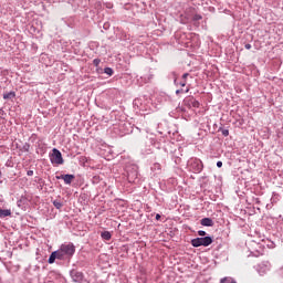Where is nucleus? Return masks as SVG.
<instances>
[{
    "instance_id": "nucleus-23",
    "label": "nucleus",
    "mask_w": 283,
    "mask_h": 283,
    "mask_svg": "<svg viewBox=\"0 0 283 283\" xmlns=\"http://www.w3.org/2000/svg\"><path fill=\"white\" fill-rule=\"evenodd\" d=\"M169 76H170V78H172L174 84H175V85H178V74H177L176 72H171V73L169 74Z\"/></svg>"
},
{
    "instance_id": "nucleus-31",
    "label": "nucleus",
    "mask_w": 283,
    "mask_h": 283,
    "mask_svg": "<svg viewBox=\"0 0 283 283\" xmlns=\"http://www.w3.org/2000/svg\"><path fill=\"white\" fill-rule=\"evenodd\" d=\"M0 118H6V111L3 108H0Z\"/></svg>"
},
{
    "instance_id": "nucleus-11",
    "label": "nucleus",
    "mask_w": 283,
    "mask_h": 283,
    "mask_svg": "<svg viewBox=\"0 0 283 283\" xmlns=\"http://www.w3.org/2000/svg\"><path fill=\"white\" fill-rule=\"evenodd\" d=\"M74 178L76 177L70 174L56 176V180H64L65 185H72V180H74Z\"/></svg>"
},
{
    "instance_id": "nucleus-4",
    "label": "nucleus",
    "mask_w": 283,
    "mask_h": 283,
    "mask_svg": "<svg viewBox=\"0 0 283 283\" xmlns=\"http://www.w3.org/2000/svg\"><path fill=\"white\" fill-rule=\"evenodd\" d=\"M126 177L128 182L134 184L138 180V167L136 165L126 167Z\"/></svg>"
},
{
    "instance_id": "nucleus-14",
    "label": "nucleus",
    "mask_w": 283,
    "mask_h": 283,
    "mask_svg": "<svg viewBox=\"0 0 283 283\" xmlns=\"http://www.w3.org/2000/svg\"><path fill=\"white\" fill-rule=\"evenodd\" d=\"M189 73H184L181 76V81L177 82V85H180V87H186L187 86V78H189Z\"/></svg>"
},
{
    "instance_id": "nucleus-9",
    "label": "nucleus",
    "mask_w": 283,
    "mask_h": 283,
    "mask_svg": "<svg viewBox=\"0 0 283 283\" xmlns=\"http://www.w3.org/2000/svg\"><path fill=\"white\" fill-rule=\"evenodd\" d=\"M70 275H71V280L75 283H82L83 280H85V274L74 269L70 271Z\"/></svg>"
},
{
    "instance_id": "nucleus-22",
    "label": "nucleus",
    "mask_w": 283,
    "mask_h": 283,
    "mask_svg": "<svg viewBox=\"0 0 283 283\" xmlns=\"http://www.w3.org/2000/svg\"><path fill=\"white\" fill-rule=\"evenodd\" d=\"M218 132H221L222 136H224V138H227V136H229V128H224L221 126L219 127Z\"/></svg>"
},
{
    "instance_id": "nucleus-36",
    "label": "nucleus",
    "mask_w": 283,
    "mask_h": 283,
    "mask_svg": "<svg viewBox=\"0 0 283 283\" xmlns=\"http://www.w3.org/2000/svg\"><path fill=\"white\" fill-rule=\"evenodd\" d=\"M182 92H185V90H182V88L181 90H177L176 94H182Z\"/></svg>"
},
{
    "instance_id": "nucleus-26",
    "label": "nucleus",
    "mask_w": 283,
    "mask_h": 283,
    "mask_svg": "<svg viewBox=\"0 0 283 283\" xmlns=\"http://www.w3.org/2000/svg\"><path fill=\"white\" fill-rule=\"evenodd\" d=\"M104 74H107V76H113L114 75V69L105 67L104 69Z\"/></svg>"
},
{
    "instance_id": "nucleus-16",
    "label": "nucleus",
    "mask_w": 283,
    "mask_h": 283,
    "mask_svg": "<svg viewBox=\"0 0 283 283\" xmlns=\"http://www.w3.org/2000/svg\"><path fill=\"white\" fill-rule=\"evenodd\" d=\"M10 216H12V210L0 208V218H8Z\"/></svg>"
},
{
    "instance_id": "nucleus-5",
    "label": "nucleus",
    "mask_w": 283,
    "mask_h": 283,
    "mask_svg": "<svg viewBox=\"0 0 283 283\" xmlns=\"http://www.w3.org/2000/svg\"><path fill=\"white\" fill-rule=\"evenodd\" d=\"M195 10L196 9H193V8L186 9L184 14L180 15V23H182L184 25H187V23H193Z\"/></svg>"
},
{
    "instance_id": "nucleus-33",
    "label": "nucleus",
    "mask_w": 283,
    "mask_h": 283,
    "mask_svg": "<svg viewBox=\"0 0 283 283\" xmlns=\"http://www.w3.org/2000/svg\"><path fill=\"white\" fill-rule=\"evenodd\" d=\"M27 176H34V170H28Z\"/></svg>"
},
{
    "instance_id": "nucleus-30",
    "label": "nucleus",
    "mask_w": 283,
    "mask_h": 283,
    "mask_svg": "<svg viewBox=\"0 0 283 283\" xmlns=\"http://www.w3.org/2000/svg\"><path fill=\"white\" fill-rule=\"evenodd\" d=\"M198 235H200L201 238H205V235H207V232L205 230H199Z\"/></svg>"
},
{
    "instance_id": "nucleus-29",
    "label": "nucleus",
    "mask_w": 283,
    "mask_h": 283,
    "mask_svg": "<svg viewBox=\"0 0 283 283\" xmlns=\"http://www.w3.org/2000/svg\"><path fill=\"white\" fill-rule=\"evenodd\" d=\"M93 65H95V67H98V65H101V59H94Z\"/></svg>"
},
{
    "instance_id": "nucleus-32",
    "label": "nucleus",
    "mask_w": 283,
    "mask_h": 283,
    "mask_svg": "<svg viewBox=\"0 0 283 283\" xmlns=\"http://www.w3.org/2000/svg\"><path fill=\"white\" fill-rule=\"evenodd\" d=\"M144 78V83H149V81H151V75H149L148 77H143Z\"/></svg>"
},
{
    "instance_id": "nucleus-39",
    "label": "nucleus",
    "mask_w": 283,
    "mask_h": 283,
    "mask_svg": "<svg viewBox=\"0 0 283 283\" xmlns=\"http://www.w3.org/2000/svg\"><path fill=\"white\" fill-rule=\"evenodd\" d=\"M3 176V172H1V170H0V178Z\"/></svg>"
},
{
    "instance_id": "nucleus-40",
    "label": "nucleus",
    "mask_w": 283,
    "mask_h": 283,
    "mask_svg": "<svg viewBox=\"0 0 283 283\" xmlns=\"http://www.w3.org/2000/svg\"><path fill=\"white\" fill-rule=\"evenodd\" d=\"M0 283H1V276H0Z\"/></svg>"
},
{
    "instance_id": "nucleus-1",
    "label": "nucleus",
    "mask_w": 283,
    "mask_h": 283,
    "mask_svg": "<svg viewBox=\"0 0 283 283\" xmlns=\"http://www.w3.org/2000/svg\"><path fill=\"white\" fill-rule=\"evenodd\" d=\"M76 253V245L74 243H62L56 251H53L49 256V264H54L56 260H62L63 262H71Z\"/></svg>"
},
{
    "instance_id": "nucleus-12",
    "label": "nucleus",
    "mask_w": 283,
    "mask_h": 283,
    "mask_svg": "<svg viewBox=\"0 0 283 283\" xmlns=\"http://www.w3.org/2000/svg\"><path fill=\"white\" fill-rule=\"evenodd\" d=\"M258 249L251 251V255L253 258H260V255H264V248H262V245L256 244Z\"/></svg>"
},
{
    "instance_id": "nucleus-18",
    "label": "nucleus",
    "mask_w": 283,
    "mask_h": 283,
    "mask_svg": "<svg viewBox=\"0 0 283 283\" xmlns=\"http://www.w3.org/2000/svg\"><path fill=\"white\" fill-rule=\"evenodd\" d=\"M151 171H154L155 174H159L163 169V166L159 164V163H155L153 166H151Z\"/></svg>"
},
{
    "instance_id": "nucleus-17",
    "label": "nucleus",
    "mask_w": 283,
    "mask_h": 283,
    "mask_svg": "<svg viewBox=\"0 0 283 283\" xmlns=\"http://www.w3.org/2000/svg\"><path fill=\"white\" fill-rule=\"evenodd\" d=\"M27 202L28 198H25V196H21V198L17 201V206L19 207V209H23Z\"/></svg>"
},
{
    "instance_id": "nucleus-21",
    "label": "nucleus",
    "mask_w": 283,
    "mask_h": 283,
    "mask_svg": "<svg viewBox=\"0 0 283 283\" xmlns=\"http://www.w3.org/2000/svg\"><path fill=\"white\" fill-rule=\"evenodd\" d=\"M220 283H238L235 281V279L231 277V276H226L223 279H221Z\"/></svg>"
},
{
    "instance_id": "nucleus-2",
    "label": "nucleus",
    "mask_w": 283,
    "mask_h": 283,
    "mask_svg": "<svg viewBox=\"0 0 283 283\" xmlns=\"http://www.w3.org/2000/svg\"><path fill=\"white\" fill-rule=\"evenodd\" d=\"M190 244L195 247V249H198L199 247H210V244H213V238L211 237L195 238L190 241Z\"/></svg>"
},
{
    "instance_id": "nucleus-10",
    "label": "nucleus",
    "mask_w": 283,
    "mask_h": 283,
    "mask_svg": "<svg viewBox=\"0 0 283 283\" xmlns=\"http://www.w3.org/2000/svg\"><path fill=\"white\" fill-rule=\"evenodd\" d=\"M184 104L186 105V107H189V109H191V107H193L195 109H198V107H200V102L193 98V96L186 97L184 99Z\"/></svg>"
},
{
    "instance_id": "nucleus-24",
    "label": "nucleus",
    "mask_w": 283,
    "mask_h": 283,
    "mask_svg": "<svg viewBox=\"0 0 283 283\" xmlns=\"http://www.w3.org/2000/svg\"><path fill=\"white\" fill-rule=\"evenodd\" d=\"M101 180H102L101 176H98V175L93 176V178L91 179L93 185H98L101 182Z\"/></svg>"
},
{
    "instance_id": "nucleus-15",
    "label": "nucleus",
    "mask_w": 283,
    "mask_h": 283,
    "mask_svg": "<svg viewBox=\"0 0 283 283\" xmlns=\"http://www.w3.org/2000/svg\"><path fill=\"white\" fill-rule=\"evenodd\" d=\"M12 98H17V93L14 91H10L9 93L3 94L4 101H12Z\"/></svg>"
},
{
    "instance_id": "nucleus-8",
    "label": "nucleus",
    "mask_w": 283,
    "mask_h": 283,
    "mask_svg": "<svg viewBox=\"0 0 283 283\" xmlns=\"http://www.w3.org/2000/svg\"><path fill=\"white\" fill-rule=\"evenodd\" d=\"M133 105L134 107H137L139 112H149V105L145 103V98H135Z\"/></svg>"
},
{
    "instance_id": "nucleus-6",
    "label": "nucleus",
    "mask_w": 283,
    "mask_h": 283,
    "mask_svg": "<svg viewBox=\"0 0 283 283\" xmlns=\"http://www.w3.org/2000/svg\"><path fill=\"white\" fill-rule=\"evenodd\" d=\"M50 160L52 165H63L65 160H63V155L61 154V150L53 148L52 154L50 155Z\"/></svg>"
},
{
    "instance_id": "nucleus-13",
    "label": "nucleus",
    "mask_w": 283,
    "mask_h": 283,
    "mask_svg": "<svg viewBox=\"0 0 283 283\" xmlns=\"http://www.w3.org/2000/svg\"><path fill=\"white\" fill-rule=\"evenodd\" d=\"M200 224L202 227H213V219L211 218H203L200 220Z\"/></svg>"
},
{
    "instance_id": "nucleus-7",
    "label": "nucleus",
    "mask_w": 283,
    "mask_h": 283,
    "mask_svg": "<svg viewBox=\"0 0 283 283\" xmlns=\"http://www.w3.org/2000/svg\"><path fill=\"white\" fill-rule=\"evenodd\" d=\"M255 271L259 275H266L271 271V262L263 261L255 266Z\"/></svg>"
},
{
    "instance_id": "nucleus-34",
    "label": "nucleus",
    "mask_w": 283,
    "mask_h": 283,
    "mask_svg": "<svg viewBox=\"0 0 283 283\" xmlns=\"http://www.w3.org/2000/svg\"><path fill=\"white\" fill-rule=\"evenodd\" d=\"M244 48H245V50H251V44L248 43V44L244 45Z\"/></svg>"
},
{
    "instance_id": "nucleus-27",
    "label": "nucleus",
    "mask_w": 283,
    "mask_h": 283,
    "mask_svg": "<svg viewBox=\"0 0 283 283\" xmlns=\"http://www.w3.org/2000/svg\"><path fill=\"white\" fill-rule=\"evenodd\" d=\"M53 206L55 207V209H63V202L59 200H54Z\"/></svg>"
},
{
    "instance_id": "nucleus-35",
    "label": "nucleus",
    "mask_w": 283,
    "mask_h": 283,
    "mask_svg": "<svg viewBox=\"0 0 283 283\" xmlns=\"http://www.w3.org/2000/svg\"><path fill=\"white\" fill-rule=\"evenodd\" d=\"M217 167L220 169L222 167V161H217Z\"/></svg>"
},
{
    "instance_id": "nucleus-20",
    "label": "nucleus",
    "mask_w": 283,
    "mask_h": 283,
    "mask_svg": "<svg viewBox=\"0 0 283 283\" xmlns=\"http://www.w3.org/2000/svg\"><path fill=\"white\" fill-rule=\"evenodd\" d=\"M101 238H102V240L109 241V240H112V232H109V231H103V232L101 233Z\"/></svg>"
},
{
    "instance_id": "nucleus-25",
    "label": "nucleus",
    "mask_w": 283,
    "mask_h": 283,
    "mask_svg": "<svg viewBox=\"0 0 283 283\" xmlns=\"http://www.w3.org/2000/svg\"><path fill=\"white\" fill-rule=\"evenodd\" d=\"M202 19V15L196 13V11H193L192 13V22H196V21H201Z\"/></svg>"
},
{
    "instance_id": "nucleus-3",
    "label": "nucleus",
    "mask_w": 283,
    "mask_h": 283,
    "mask_svg": "<svg viewBox=\"0 0 283 283\" xmlns=\"http://www.w3.org/2000/svg\"><path fill=\"white\" fill-rule=\"evenodd\" d=\"M188 167L192 174H201V171L205 169V164H202V160L199 158H191L188 161Z\"/></svg>"
},
{
    "instance_id": "nucleus-19",
    "label": "nucleus",
    "mask_w": 283,
    "mask_h": 283,
    "mask_svg": "<svg viewBox=\"0 0 283 283\" xmlns=\"http://www.w3.org/2000/svg\"><path fill=\"white\" fill-rule=\"evenodd\" d=\"M149 143L153 147H155V149H160V143H158V140H156V137H150Z\"/></svg>"
},
{
    "instance_id": "nucleus-38",
    "label": "nucleus",
    "mask_w": 283,
    "mask_h": 283,
    "mask_svg": "<svg viewBox=\"0 0 283 283\" xmlns=\"http://www.w3.org/2000/svg\"><path fill=\"white\" fill-rule=\"evenodd\" d=\"M188 92H189V88H187V90L185 91V94H188Z\"/></svg>"
},
{
    "instance_id": "nucleus-37",
    "label": "nucleus",
    "mask_w": 283,
    "mask_h": 283,
    "mask_svg": "<svg viewBox=\"0 0 283 283\" xmlns=\"http://www.w3.org/2000/svg\"><path fill=\"white\" fill-rule=\"evenodd\" d=\"M161 216L159 213L156 214L155 220H160Z\"/></svg>"
},
{
    "instance_id": "nucleus-28",
    "label": "nucleus",
    "mask_w": 283,
    "mask_h": 283,
    "mask_svg": "<svg viewBox=\"0 0 283 283\" xmlns=\"http://www.w3.org/2000/svg\"><path fill=\"white\" fill-rule=\"evenodd\" d=\"M21 151H24V153L30 151V144L29 143H24L22 148H21Z\"/></svg>"
}]
</instances>
